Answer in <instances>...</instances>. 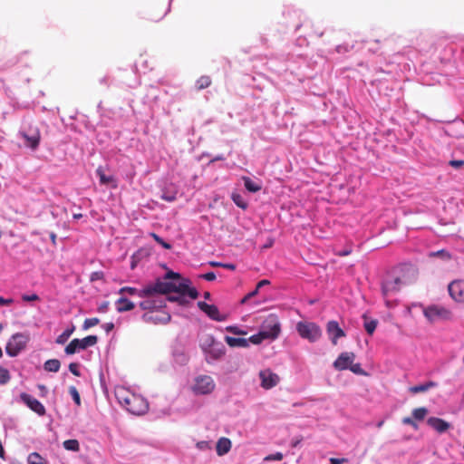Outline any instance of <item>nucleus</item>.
Listing matches in <instances>:
<instances>
[{
	"mask_svg": "<svg viewBox=\"0 0 464 464\" xmlns=\"http://www.w3.org/2000/svg\"><path fill=\"white\" fill-rule=\"evenodd\" d=\"M156 283H161V290L156 294H170L167 297L169 302H177L181 305L188 304V299H196L198 295V291L189 286V281L180 277L179 274L169 271L163 278H159Z\"/></svg>",
	"mask_w": 464,
	"mask_h": 464,
	"instance_id": "obj_1",
	"label": "nucleus"
},
{
	"mask_svg": "<svg viewBox=\"0 0 464 464\" xmlns=\"http://www.w3.org/2000/svg\"><path fill=\"white\" fill-rule=\"evenodd\" d=\"M114 393L118 402L132 414L141 415L149 410V403L144 397L131 392L124 386H117Z\"/></svg>",
	"mask_w": 464,
	"mask_h": 464,
	"instance_id": "obj_2",
	"label": "nucleus"
},
{
	"mask_svg": "<svg viewBox=\"0 0 464 464\" xmlns=\"http://www.w3.org/2000/svg\"><path fill=\"white\" fill-rule=\"evenodd\" d=\"M419 306L422 308L423 315L427 321L431 324L451 319L452 314L450 310L442 305L430 304L424 306L423 304H420Z\"/></svg>",
	"mask_w": 464,
	"mask_h": 464,
	"instance_id": "obj_3",
	"label": "nucleus"
},
{
	"mask_svg": "<svg viewBox=\"0 0 464 464\" xmlns=\"http://www.w3.org/2000/svg\"><path fill=\"white\" fill-rule=\"evenodd\" d=\"M295 330L301 338L310 343L317 342L322 336L320 326L314 322L299 321L295 325Z\"/></svg>",
	"mask_w": 464,
	"mask_h": 464,
	"instance_id": "obj_4",
	"label": "nucleus"
},
{
	"mask_svg": "<svg viewBox=\"0 0 464 464\" xmlns=\"http://www.w3.org/2000/svg\"><path fill=\"white\" fill-rule=\"evenodd\" d=\"M190 389L195 395H208L216 389V382L211 376L200 374L193 379Z\"/></svg>",
	"mask_w": 464,
	"mask_h": 464,
	"instance_id": "obj_5",
	"label": "nucleus"
},
{
	"mask_svg": "<svg viewBox=\"0 0 464 464\" xmlns=\"http://www.w3.org/2000/svg\"><path fill=\"white\" fill-rule=\"evenodd\" d=\"M393 274L400 279V283L403 285L411 284L418 277V268L412 264H401L392 270Z\"/></svg>",
	"mask_w": 464,
	"mask_h": 464,
	"instance_id": "obj_6",
	"label": "nucleus"
},
{
	"mask_svg": "<svg viewBox=\"0 0 464 464\" xmlns=\"http://www.w3.org/2000/svg\"><path fill=\"white\" fill-rule=\"evenodd\" d=\"M28 342L29 336L27 334L24 333H16L7 341L5 353L10 357H15L25 349Z\"/></svg>",
	"mask_w": 464,
	"mask_h": 464,
	"instance_id": "obj_7",
	"label": "nucleus"
},
{
	"mask_svg": "<svg viewBox=\"0 0 464 464\" xmlns=\"http://www.w3.org/2000/svg\"><path fill=\"white\" fill-rule=\"evenodd\" d=\"M19 136L24 140V145L32 150H37L41 140L40 130L36 126L24 127L19 130Z\"/></svg>",
	"mask_w": 464,
	"mask_h": 464,
	"instance_id": "obj_8",
	"label": "nucleus"
},
{
	"mask_svg": "<svg viewBox=\"0 0 464 464\" xmlns=\"http://www.w3.org/2000/svg\"><path fill=\"white\" fill-rule=\"evenodd\" d=\"M98 337L96 335H88L82 339H73L65 347L64 352L66 354L71 355L88 347L93 346L97 343Z\"/></svg>",
	"mask_w": 464,
	"mask_h": 464,
	"instance_id": "obj_9",
	"label": "nucleus"
},
{
	"mask_svg": "<svg viewBox=\"0 0 464 464\" xmlns=\"http://www.w3.org/2000/svg\"><path fill=\"white\" fill-rule=\"evenodd\" d=\"M261 330L265 334V337L276 340L281 333V324L277 316L270 314L263 323Z\"/></svg>",
	"mask_w": 464,
	"mask_h": 464,
	"instance_id": "obj_10",
	"label": "nucleus"
},
{
	"mask_svg": "<svg viewBox=\"0 0 464 464\" xmlns=\"http://www.w3.org/2000/svg\"><path fill=\"white\" fill-rule=\"evenodd\" d=\"M163 285L161 283H154L149 284L145 285L142 289H137L134 287H122L120 289L119 294L122 295L127 293L130 295H137L139 297L150 296L157 293V291L161 290V286Z\"/></svg>",
	"mask_w": 464,
	"mask_h": 464,
	"instance_id": "obj_11",
	"label": "nucleus"
},
{
	"mask_svg": "<svg viewBox=\"0 0 464 464\" xmlns=\"http://www.w3.org/2000/svg\"><path fill=\"white\" fill-rule=\"evenodd\" d=\"M402 285L400 283V279L393 274L392 271L387 274L382 284V292L384 297L389 295L398 292L401 288Z\"/></svg>",
	"mask_w": 464,
	"mask_h": 464,
	"instance_id": "obj_12",
	"label": "nucleus"
},
{
	"mask_svg": "<svg viewBox=\"0 0 464 464\" xmlns=\"http://www.w3.org/2000/svg\"><path fill=\"white\" fill-rule=\"evenodd\" d=\"M20 400L24 403L30 410L37 413L39 416H44L46 413L45 407L44 404L32 395L22 392L20 394Z\"/></svg>",
	"mask_w": 464,
	"mask_h": 464,
	"instance_id": "obj_13",
	"label": "nucleus"
},
{
	"mask_svg": "<svg viewBox=\"0 0 464 464\" xmlns=\"http://www.w3.org/2000/svg\"><path fill=\"white\" fill-rule=\"evenodd\" d=\"M259 378L261 381V386L266 390L276 386L280 381L279 376L273 372L270 369L260 371Z\"/></svg>",
	"mask_w": 464,
	"mask_h": 464,
	"instance_id": "obj_14",
	"label": "nucleus"
},
{
	"mask_svg": "<svg viewBox=\"0 0 464 464\" xmlns=\"http://www.w3.org/2000/svg\"><path fill=\"white\" fill-rule=\"evenodd\" d=\"M355 354L352 352L342 353L334 362L333 366L337 371L348 370L353 362Z\"/></svg>",
	"mask_w": 464,
	"mask_h": 464,
	"instance_id": "obj_15",
	"label": "nucleus"
},
{
	"mask_svg": "<svg viewBox=\"0 0 464 464\" xmlns=\"http://www.w3.org/2000/svg\"><path fill=\"white\" fill-rule=\"evenodd\" d=\"M198 308L203 311L210 319L222 322L225 321L226 316L219 313L218 308L215 304H208L206 302L199 301L198 303Z\"/></svg>",
	"mask_w": 464,
	"mask_h": 464,
	"instance_id": "obj_16",
	"label": "nucleus"
},
{
	"mask_svg": "<svg viewBox=\"0 0 464 464\" xmlns=\"http://www.w3.org/2000/svg\"><path fill=\"white\" fill-rule=\"evenodd\" d=\"M161 294H154L150 296H145L144 298L146 299L140 303V307L142 310H154L164 306L165 300L159 296Z\"/></svg>",
	"mask_w": 464,
	"mask_h": 464,
	"instance_id": "obj_17",
	"label": "nucleus"
},
{
	"mask_svg": "<svg viewBox=\"0 0 464 464\" xmlns=\"http://www.w3.org/2000/svg\"><path fill=\"white\" fill-rule=\"evenodd\" d=\"M449 293L457 302L464 301V280H455L449 285Z\"/></svg>",
	"mask_w": 464,
	"mask_h": 464,
	"instance_id": "obj_18",
	"label": "nucleus"
},
{
	"mask_svg": "<svg viewBox=\"0 0 464 464\" xmlns=\"http://www.w3.org/2000/svg\"><path fill=\"white\" fill-rule=\"evenodd\" d=\"M171 357L173 364L177 366H183L188 362V356L186 353L185 349L179 344L172 347Z\"/></svg>",
	"mask_w": 464,
	"mask_h": 464,
	"instance_id": "obj_19",
	"label": "nucleus"
},
{
	"mask_svg": "<svg viewBox=\"0 0 464 464\" xmlns=\"http://www.w3.org/2000/svg\"><path fill=\"white\" fill-rule=\"evenodd\" d=\"M327 333L334 344L337 343V339L345 335L343 330L339 326L336 321H330L327 324Z\"/></svg>",
	"mask_w": 464,
	"mask_h": 464,
	"instance_id": "obj_20",
	"label": "nucleus"
},
{
	"mask_svg": "<svg viewBox=\"0 0 464 464\" xmlns=\"http://www.w3.org/2000/svg\"><path fill=\"white\" fill-rule=\"evenodd\" d=\"M427 423L439 433H443L447 431L450 427V424L449 422L437 417H430L427 420Z\"/></svg>",
	"mask_w": 464,
	"mask_h": 464,
	"instance_id": "obj_21",
	"label": "nucleus"
},
{
	"mask_svg": "<svg viewBox=\"0 0 464 464\" xmlns=\"http://www.w3.org/2000/svg\"><path fill=\"white\" fill-rule=\"evenodd\" d=\"M143 319L146 322H150V323H153V324H166L169 322H170L171 316H170L169 314L163 312V313L155 314H145L143 315Z\"/></svg>",
	"mask_w": 464,
	"mask_h": 464,
	"instance_id": "obj_22",
	"label": "nucleus"
},
{
	"mask_svg": "<svg viewBox=\"0 0 464 464\" xmlns=\"http://www.w3.org/2000/svg\"><path fill=\"white\" fill-rule=\"evenodd\" d=\"M96 175L102 185L110 186L112 188H117L116 179L112 175H106L102 166L96 169Z\"/></svg>",
	"mask_w": 464,
	"mask_h": 464,
	"instance_id": "obj_23",
	"label": "nucleus"
},
{
	"mask_svg": "<svg viewBox=\"0 0 464 464\" xmlns=\"http://www.w3.org/2000/svg\"><path fill=\"white\" fill-rule=\"evenodd\" d=\"M232 443L228 438L221 437L217 441L216 451L218 456H224L231 450Z\"/></svg>",
	"mask_w": 464,
	"mask_h": 464,
	"instance_id": "obj_24",
	"label": "nucleus"
},
{
	"mask_svg": "<svg viewBox=\"0 0 464 464\" xmlns=\"http://www.w3.org/2000/svg\"><path fill=\"white\" fill-rule=\"evenodd\" d=\"M226 352V348L224 344L218 341H217L212 347L208 350L206 354H208L211 359L218 360L221 358Z\"/></svg>",
	"mask_w": 464,
	"mask_h": 464,
	"instance_id": "obj_25",
	"label": "nucleus"
},
{
	"mask_svg": "<svg viewBox=\"0 0 464 464\" xmlns=\"http://www.w3.org/2000/svg\"><path fill=\"white\" fill-rule=\"evenodd\" d=\"M115 305H116V310L119 313L128 312V311L132 310L135 307L134 303H132L131 301H130L129 299H127L124 296L120 297L116 301Z\"/></svg>",
	"mask_w": 464,
	"mask_h": 464,
	"instance_id": "obj_26",
	"label": "nucleus"
},
{
	"mask_svg": "<svg viewBox=\"0 0 464 464\" xmlns=\"http://www.w3.org/2000/svg\"><path fill=\"white\" fill-rule=\"evenodd\" d=\"M438 386V383L433 381H429L425 383L415 385L410 388V392L411 393H420V392H425L429 391L431 388H436Z\"/></svg>",
	"mask_w": 464,
	"mask_h": 464,
	"instance_id": "obj_27",
	"label": "nucleus"
},
{
	"mask_svg": "<svg viewBox=\"0 0 464 464\" xmlns=\"http://www.w3.org/2000/svg\"><path fill=\"white\" fill-rule=\"evenodd\" d=\"M226 343L230 347H247L248 346V340L245 338H237V337H231V336H225Z\"/></svg>",
	"mask_w": 464,
	"mask_h": 464,
	"instance_id": "obj_28",
	"label": "nucleus"
},
{
	"mask_svg": "<svg viewBox=\"0 0 464 464\" xmlns=\"http://www.w3.org/2000/svg\"><path fill=\"white\" fill-rule=\"evenodd\" d=\"M243 181H244L245 188L249 192H253V193L257 192L262 188L261 184L259 182L254 181L248 177H243Z\"/></svg>",
	"mask_w": 464,
	"mask_h": 464,
	"instance_id": "obj_29",
	"label": "nucleus"
},
{
	"mask_svg": "<svg viewBox=\"0 0 464 464\" xmlns=\"http://www.w3.org/2000/svg\"><path fill=\"white\" fill-rule=\"evenodd\" d=\"M217 342L213 335L206 334L202 337L200 342V347L203 352L206 353L210 347Z\"/></svg>",
	"mask_w": 464,
	"mask_h": 464,
	"instance_id": "obj_30",
	"label": "nucleus"
},
{
	"mask_svg": "<svg viewBox=\"0 0 464 464\" xmlns=\"http://www.w3.org/2000/svg\"><path fill=\"white\" fill-rule=\"evenodd\" d=\"M61 367V362L57 359H50L47 360L44 364V368L45 371L50 372H57Z\"/></svg>",
	"mask_w": 464,
	"mask_h": 464,
	"instance_id": "obj_31",
	"label": "nucleus"
},
{
	"mask_svg": "<svg viewBox=\"0 0 464 464\" xmlns=\"http://www.w3.org/2000/svg\"><path fill=\"white\" fill-rule=\"evenodd\" d=\"M75 330L74 325H72L71 327L65 329L57 338H56V343L58 344H63L67 342V340L71 337V335L73 334Z\"/></svg>",
	"mask_w": 464,
	"mask_h": 464,
	"instance_id": "obj_32",
	"label": "nucleus"
},
{
	"mask_svg": "<svg viewBox=\"0 0 464 464\" xmlns=\"http://www.w3.org/2000/svg\"><path fill=\"white\" fill-rule=\"evenodd\" d=\"M363 319H364V324H363L364 329L368 334L372 335L377 327L378 321L376 319H368L365 314L363 315Z\"/></svg>",
	"mask_w": 464,
	"mask_h": 464,
	"instance_id": "obj_33",
	"label": "nucleus"
},
{
	"mask_svg": "<svg viewBox=\"0 0 464 464\" xmlns=\"http://www.w3.org/2000/svg\"><path fill=\"white\" fill-rule=\"evenodd\" d=\"M63 448L66 450L78 452L80 450V443L77 440H67L63 443Z\"/></svg>",
	"mask_w": 464,
	"mask_h": 464,
	"instance_id": "obj_34",
	"label": "nucleus"
},
{
	"mask_svg": "<svg viewBox=\"0 0 464 464\" xmlns=\"http://www.w3.org/2000/svg\"><path fill=\"white\" fill-rule=\"evenodd\" d=\"M231 198L233 202L242 209H246L248 206L244 197L238 193H232Z\"/></svg>",
	"mask_w": 464,
	"mask_h": 464,
	"instance_id": "obj_35",
	"label": "nucleus"
},
{
	"mask_svg": "<svg viewBox=\"0 0 464 464\" xmlns=\"http://www.w3.org/2000/svg\"><path fill=\"white\" fill-rule=\"evenodd\" d=\"M428 414V409L425 407L416 408L412 411V417L417 420H422Z\"/></svg>",
	"mask_w": 464,
	"mask_h": 464,
	"instance_id": "obj_36",
	"label": "nucleus"
},
{
	"mask_svg": "<svg viewBox=\"0 0 464 464\" xmlns=\"http://www.w3.org/2000/svg\"><path fill=\"white\" fill-rule=\"evenodd\" d=\"M28 464H44V459L37 452L30 453L27 458Z\"/></svg>",
	"mask_w": 464,
	"mask_h": 464,
	"instance_id": "obj_37",
	"label": "nucleus"
},
{
	"mask_svg": "<svg viewBox=\"0 0 464 464\" xmlns=\"http://www.w3.org/2000/svg\"><path fill=\"white\" fill-rule=\"evenodd\" d=\"M267 338L265 337V334L263 333L262 330H260L256 334H253L252 336L249 337L248 340V343H252L254 344H259L261 343L263 341L266 340Z\"/></svg>",
	"mask_w": 464,
	"mask_h": 464,
	"instance_id": "obj_38",
	"label": "nucleus"
},
{
	"mask_svg": "<svg viewBox=\"0 0 464 464\" xmlns=\"http://www.w3.org/2000/svg\"><path fill=\"white\" fill-rule=\"evenodd\" d=\"M171 2H172V0H169V4H168L167 7L160 14H159V15L150 14L149 18L155 22H158V21H160L161 19H163L170 12Z\"/></svg>",
	"mask_w": 464,
	"mask_h": 464,
	"instance_id": "obj_39",
	"label": "nucleus"
},
{
	"mask_svg": "<svg viewBox=\"0 0 464 464\" xmlns=\"http://www.w3.org/2000/svg\"><path fill=\"white\" fill-rule=\"evenodd\" d=\"M11 379L9 371L3 366H0V385L6 384Z\"/></svg>",
	"mask_w": 464,
	"mask_h": 464,
	"instance_id": "obj_40",
	"label": "nucleus"
},
{
	"mask_svg": "<svg viewBox=\"0 0 464 464\" xmlns=\"http://www.w3.org/2000/svg\"><path fill=\"white\" fill-rule=\"evenodd\" d=\"M211 83V80L208 76H201L196 82V86L198 90H203L208 87Z\"/></svg>",
	"mask_w": 464,
	"mask_h": 464,
	"instance_id": "obj_41",
	"label": "nucleus"
},
{
	"mask_svg": "<svg viewBox=\"0 0 464 464\" xmlns=\"http://www.w3.org/2000/svg\"><path fill=\"white\" fill-rule=\"evenodd\" d=\"M69 393L72 396L75 404L80 406L81 405V397H80V394H79V392L77 391V389L74 386H70Z\"/></svg>",
	"mask_w": 464,
	"mask_h": 464,
	"instance_id": "obj_42",
	"label": "nucleus"
},
{
	"mask_svg": "<svg viewBox=\"0 0 464 464\" xmlns=\"http://www.w3.org/2000/svg\"><path fill=\"white\" fill-rule=\"evenodd\" d=\"M209 265L211 266L224 267V268H227V269H229V270H235L236 269V266L234 264H232V263H221V262L212 261V262H209Z\"/></svg>",
	"mask_w": 464,
	"mask_h": 464,
	"instance_id": "obj_43",
	"label": "nucleus"
},
{
	"mask_svg": "<svg viewBox=\"0 0 464 464\" xmlns=\"http://www.w3.org/2000/svg\"><path fill=\"white\" fill-rule=\"evenodd\" d=\"M151 237L163 248H165V249H170L171 248V245L169 243H167L166 241H164L163 238H161L159 235H157L155 233H151Z\"/></svg>",
	"mask_w": 464,
	"mask_h": 464,
	"instance_id": "obj_44",
	"label": "nucleus"
},
{
	"mask_svg": "<svg viewBox=\"0 0 464 464\" xmlns=\"http://www.w3.org/2000/svg\"><path fill=\"white\" fill-rule=\"evenodd\" d=\"M226 330L233 334H236V335H245L246 334V332L242 330L241 328H239L238 326H236V325H230V326H227L226 328Z\"/></svg>",
	"mask_w": 464,
	"mask_h": 464,
	"instance_id": "obj_45",
	"label": "nucleus"
},
{
	"mask_svg": "<svg viewBox=\"0 0 464 464\" xmlns=\"http://www.w3.org/2000/svg\"><path fill=\"white\" fill-rule=\"evenodd\" d=\"M348 370H350L351 372H353L355 374H359V375L366 374L360 363L353 362Z\"/></svg>",
	"mask_w": 464,
	"mask_h": 464,
	"instance_id": "obj_46",
	"label": "nucleus"
},
{
	"mask_svg": "<svg viewBox=\"0 0 464 464\" xmlns=\"http://www.w3.org/2000/svg\"><path fill=\"white\" fill-rule=\"evenodd\" d=\"M99 322H100V320L96 317L87 318V319H85V321L83 323V329L87 330V329L98 324Z\"/></svg>",
	"mask_w": 464,
	"mask_h": 464,
	"instance_id": "obj_47",
	"label": "nucleus"
},
{
	"mask_svg": "<svg viewBox=\"0 0 464 464\" xmlns=\"http://www.w3.org/2000/svg\"><path fill=\"white\" fill-rule=\"evenodd\" d=\"M283 454L281 452H276L274 454H270L265 458V461H280L283 459Z\"/></svg>",
	"mask_w": 464,
	"mask_h": 464,
	"instance_id": "obj_48",
	"label": "nucleus"
},
{
	"mask_svg": "<svg viewBox=\"0 0 464 464\" xmlns=\"http://www.w3.org/2000/svg\"><path fill=\"white\" fill-rule=\"evenodd\" d=\"M69 371L74 375V376H80L81 372L79 371V364L76 362H71L69 364Z\"/></svg>",
	"mask_w": 464,
	"mask_h": 464,
	"instance_id": "obj_49",
	"label": "nucleus"
},
{
	"mask_svg": "<svg viewBox=\"0 0 464 464\" xmlns=\"http://www.w3.org/2000/svg\"><path fill=\"white\" fill-rule=\"evenodd\" d=\"M334 252H335V255H337L339 256H346L352 253V247L346 246L345 248H343L342 250L335 249Z\"/></svg>",
	"mask_w": 464,
	"mask_h": 464,
	"instance_id": "obj_50",
	"label": "nucleus"
},
{
	"mask_svg": "<svg viewBox=\"0 0 464 464\" xmlns=\"http://www.w3.org/2000/svg\"><path fill=\"white\" fill-rule=\"evenodd\" d=\"M402 423L406 425L411 426L413 429H418V424L415 422V420L411 417H405L402 419Z\"/></svg>",
	"mask_w": 464,
	"mask_h": 464,
	"instance_id": "obj_51",
	"label": "nucleus"
},
{
	"mask_svg": "<svg viewBox=\"0 0 464 464\" xmlns=\"http://www.w3.org/2000/svg\"><path fill=\"white\" fill-rule=\"evenodd\" d=\"M161 198L168 201V202H172L176 199V194L175 193H169V192H164L161 196Z\"/></svg>",
	"mask_w": 464,
	"mask_h": 464,
	"instance_id": "obj_52",
	"label": "nucleus"
},
{
	"mask_svg": "<svg viewBox=\"0 0 464 464\" xmlns=\"http://www.w3.org/2000/svg\"><path fill=\"white\" fill-rule=\"evenodd\" d=\"M91 281H96L101 280L103 278V272L102 271H95L91 274Z\"/></svg>",
	"mask_w": 464,
	"mask_h": 464,
	"instance_id": "obj_53",
	"label": "nucleus"
},
{
	"mask_svg": "<svg viewBox=\"0 0 464 464\" xmlns=\"http://www.w3.org/2000/svg\"><path fill=\"white\" fill-rule=\"evenodd\" d=\"M22 299L25 302H32V301H36L39 299V296L36 295V294H32V295H24L22 296Z\"/></svg>",
	"mask_w": 464,
	"mask_h": 464,
	"instance_id": "obj_54",
	"label": "nucleus"
},
{
	"mask_svg": "<svg viewBox=\"0 0 464 464\" xmlns=\"http://www.w3.org/2000/svg\"><path fill=\"white\" fill-rule=\"evenodd\" d=\"M350 46L348 44H340L336 46V52L338 53H344L350 51Z\"/></svg>",
	"mask_w": 464,
	"mask_h": 464,
	"instance_id": "obj_55",
	"label": "nucleus"
},
{
	"mask_svg": "<svg viewBox=\"0 0 464 464\" xmlns=\"http://www.w3.org/2000/svg\"><path fill=\"white\" fill-rule=\"evenodd\" d=\"M201 278L207 281H214L216 279V274L214 272H208L200 276Z\"/></svg>",
	"mask_w": 464,
	"mask_h": 464,
	"instance_id": "obj_56",
	"label": "nucleus"
},
{
	"mask_svg": "<svg viewBox=\"0 0 464 464\" xmlns=\"http://www.w3.org/2000/svg\"><path fill=\"white\" fill-rule=\"evenodd\" d=\"M258 289L256 287L255 290H253L252 292L248 293L241 301L242 304H245L246 302H247L250 298L254 297L256 295H257L258 293Z\"/></svg>",
	"mask_w": 464,
	"mask_h": 464,
	"instance_id": "obj_57",
	"label": "nucleus"
},
{
	"mask_svg": "<svg viewBox=\"0 0 464 464\" xmlns=\"http://www.w3.org/2000/svg\"><path fill=\"white\" fill-rule=\"evenodd\" d=\"M348 462V459L345 458L337 459V458H331L330 459V464H343Z\"/></svg>",
	"mask_w": 464,
	"mask_h": 464,
	"instance_id": "obj_58",
	"label": "nucleus"
},
{
	"mask_svg": "<svg viewBox=\"0 0 464 464\" xmlns=\"http://www.w3.org/2000/svg\"><path fill=\"white\" fill-rule=\"evenodd\" d=\"M450 165L458 169V168H460L461 166L464 165V161L463 160H450Z\"/></svg>",
	"mask_w": 464,
	"mask_h": 464,
	"instance_id": "obj_59",
	"label": "nucleus"
},
{
	"mask_svg": "<svg viewBox=\"0 0 464 464\" xmlns=\"http://www.w3.org/2000/svg\"><path fill=\"white\" fill-rule=\"evenodd\" d=\"M102 328L105 330L106 333H110L113 330L114 324L113 323H106V324H102Z\"/></svg>",
	"mask_w": 464,
	"mask_h": 464,
	"instance_id": "obj_60",
	"label": "nucleus"
},
{
	"mask_svg": "<svg viewBox=\"0 0 464 464\" xmlns=\"http://www.w3.org/2000/svg\"><path fill=\"white\" fill-rule=\"evenodd\" d=\"M13 303L12 299H5L0 296V305H9Z\"/></svg>",
	"mask_w": 464,
	"mask_h": 464,
	"instance_id": "obj_61",
	"label": "nucleus"
},
{
	"mask_svg": "<svg viewBox=\"0 0 464 464\" xmlns=\"http://www.w3.org/2000/svg\"><path fill=\"white\" fill-rule=\"evenodd\" d=\"M269 284V281L266 280V279H264V280H261L257 283L256 285V288L259 290L261 287H263L264 285H266Z\"/></svg>",
	"mask_w": 464,
	"mask_h": 464,
	"instance_id": "obj_62",
	"label": "nucleus"
},
{
	"mask_svg": "<svg viewBox=\"0 0 464 464\" xmlns=\"http://www.w3.org/2000/svg\"><path fill=\"white\" fill-rule=\"evenodd\" d=\"M301 442V439H297V440H293L291 441V445L293 448H295L299 445V443Z\"/></svg>",
	"mask_w": 464,
	"mask_h": 464,
	"instance_id": "obj_63",
	"label": "nucleus"
},
{
	"mask_svg": "<svg viewBox=\"0 0 464 464\" xmlns=\"http://www.w3.org/2000/svg\"><path fill=\"white\" fill-rule=\"evenodd\" d=\"M225 159L224 155L220 154L212 159L211 161L225 160Z\"/></svg>",
	"mask_w": 464,
	"mask_h": 464,
	"instance_id": "obj_64",
	"label": "nucleus"
}]
</instances>
